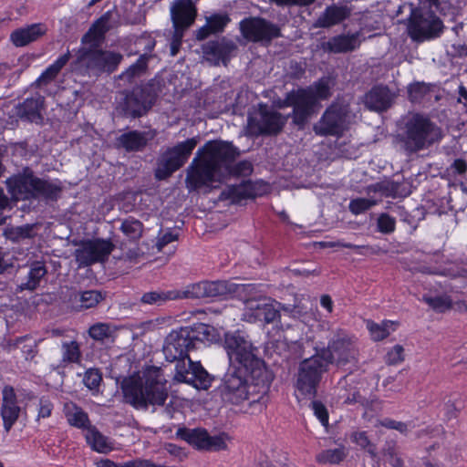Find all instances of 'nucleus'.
Wrapping results in <instances>:
<instances>
[{"mask_svg": "<svg viewBox=\"0 0 467 467\" xmlns=\"http://www.w3.org/2000/svg\"><path fill=\"white\" fill-rule=\"evenodd\" d=\"M441 138V128L429 118L417 113L405 120L404 126L397 135V141L408 155H411L429 148Z\"/></svg>", "mask_w": 467, "mask_h": 467, "instance_id": "obj_7", "label": "nucleus"}, {"mask_svg": "<svg viewBox=\"0 0 467 467\" xmlns=\"http://www.w3.org/2000/svg\"><path fill=\"white\" fill-rule=\"evenodd\" d=\"M422 300L434 311L443 313L452 307V302L448 296H423Z\"/></svg>", "mask_w": 467, "mask_h": 467, "instance_id": "obj_46", "label": "nucleus"}, {"mask_svg": "<svg viewBox=\"0 0 467 467\" xmlns=\"http://www.w3.org/2000/svg\"><path fill=\"white\" fill-rule=\"evenodd\" d=\"M443 28L441 18L430 10L412 9L408 18V35L417 43L439 37Z\"/></svg>", "mask_w": 467, "mask_h": 467, "instance_id": "obj_13", "label": "nucleus"}, {"mask_svg": "<svg viewBox=\"0 0 467 467\" xmlns=\"http://www.w3.org/2000/svg\"><path fill=\"white\" fill-rule=\"evenodd\" d=\"M451 54L452 57H467V44L465 43L453 44L451 45Z\"/></svg>", "mask_w": 467, "mask_h": 467, "instance_id": "obj_63", "label": "nucleus"}, {"mask_svg": "<svg viewBox=\"0 0 467 467\" xmlns=\"http://www.w3.org/2000/svg\"><path fill=\"white\" fill-rule=\"evenodd\" d=\"M396 98L389 87L376 85L368 90L364 97V104L370 110L382 112L389 109Z\"/></svg>", "mask_w": 467, "mask_h": 467, "instance_id": "obj_25", "label": "nucleus"}, {"mask_svg": "<svg viewBox=\"0 0 467 467\" xmlns=\"http://www.w3.org/2000/svg\"><path fill=\"white\" fill-rule=\"evenodd\" d=\"M396 220L388 213H381L377 220L378 231L389 234L395 231Z\"/></svg>", "mask_w": 467, "mask_h": 467, "instance_id": "obj_50", "label": "nucleus"}, {"mask_svg": "<svg viewBox=\"0 0 467 467\" xmlns=\"http://www.w3.org/2000/svg\"><path fill=\"white\" fill-rule=\"evenodd\" d=\"M177 436L200 451H219L227 448L225 433L212 436L205 429L180 428Z\"/></svg>", "mask_w": 467, "mask_h": 467, "instance_id": "obj_19", "label": "nucleus"}, {"mask_svg": "<svg viewBox=\"0 0 467 467\" xmlns=\"http://www.w3.org/2000/svg\"><path fill=\"white\" fill-rule=\"evenodd\" d=\"M161 91V81L152 78L120 93L116 109L126 119H139L147 115Z\"/></svg>", "mask_w": 467, "mask_h": 467, "instance_id": "obj_8", "label": "nucleus"}, {"mask_svg": "<svg viewBox=\"0 0 467 467\" xmlns=\"http://www.w3.org/2000/svg\"><path fill=\"white\" fill-rule=\"evenodd\" d=\"M71 57L70 51L60 56L52 65H50L46 70L39 76V78L34 83L36 87L46 86L53 81L60 70L67 65Z\"/></svg>", "mask_w": 467, "mask_h": 467, "instance_id": "obj_34", "label": "nucleus"}, {"mask_svg": "<svg viewBox=\"0 0 467 467\" xmlns=\"http://www.w3.org/2000/svg\"><path fill=\"white\" fill-rule=\"evenodd\" d=\"M289 118L293 119L292 112L284 116L281 113L270 110L266 105H261L259 118L250 117L248 126L254 135H277L280 133Z\"/></svg>", "mask_w": 467, "mask_h": 467, "instance_id": "obj_18", "label": "nucleus"}, {"mask_svg": "<svg viewBox=\"0 0 467 467\" xmlns=\"http://www.w3.org/2000/svg\"><path fill=\"white\" fill-rule=\"evenodd\" d=\"M121 467H152L149 460L137 459L121 463Z\"/></svg>", "mask_w": 467, "mask_h": 467, "instance_id": "obj_64", "label": "nucleus"}, {"mask_svg": "<svg viewBox=\"0 0 467 467\" xmlns=\"http://www.w3.org/2000/svg\"><path fill=\"white\" fill-rule=\"evenodd\" d=\"M360 36L359 32L335 36L322 43L321 48L325 52L334 54L352 52L360 46Z\"/></svg>", "mask_w": 467, "mask_h": 467, "instance_id": "obj_27", "label": "nucleus"}, {"mask_svg": "<svg viewBox=\"0 0 467 467\" xmlns=\"http://www.w3.org/2000/svg\"><path fill=\"white\" fill-rule=\"evenodd\" d=\"M312 410L317 418L321 421V423L326 426L328 424V413L325 405L318 401L313 400L311 402Z\"/></svg>", "mask_w": 467, "mask_h": 467, "instance_id": "obj_55", "label": "nucleus"}, {"mask_svg": "<svg viewBox=\"0 0 467 467\" xmlns=\"http://www.w3.org/2000/svg\"><path fill=\"white\" fill-rule=\"evenodd\" d=\"M178 237V232L172 229H169L167 232L160 234V235L158 236V241L156 243L158 250L161 251L167 244L176 241Z\"/></svg>", "mask_w": 467, "mask_h": 467, "instance_id": "obj_53", "label": "nucleus"}, {"mask_svg": "<svg viewBox=\"0 0 467 467\" xmlns=\"http://www.w3.org/2000/svg\"><path fill=\"white\" fill-rule=\"evenodd\" d=\"M229 22L230 18L226 14H213L206 16V24L196 31V38L203 40L211 34L223 32Z\"/></svg>", "mask_w": 467, "mask_h": 467, "instance_id": "obj_32", "label": "nucleus"}, {"mask_svg": "<svg viewBox=\"0 0 467 467\" xmlns=\"http://www.w3.org/2000/svg\"><path fill=\"white\" fill-rule=\"evenodd\" d=\"M102 380V375L97 368H89L85 372L83 382L90 390L98 389Z\"/></svg>", "mask_w": 467, "mask_h": 467, "instance_id": "obj_51", "label": "nucleus"}, {"mask_svg": "<svg viewBox=\"0 0 467 467\" xmlns=\"http://www.w3.org/2000/svg\"><path fill=\"white\" fill-rule=\"evenodd\" d=\"M232 172L238 176H248L253 172V165L248 161H242L236 163Z\"/></svg>", "mask_w": 467, "mask_h": 467, "instance_id": "obj_58", "label": "nucleus"}, {"mask_svg": "<svg viewBox=\"0 0 467 467\" xmlns=\"http://www.w3.org/2000/svg\"><path fill=\"white\" fill-rule=\"evenodd\" d=\"M89 336L97 341H103L111 336L110 327L106 323H97L89 327Z\"/></svg>", "mask_w": 467, "mask_h": 467, "instance_id": "obj_49", "label": "nucleus"}, {"mask_svg": "<svg viewBox=\"0 0 467 467\" xmlns=\"http://www.w3.org/2000/svg\"><path fill=\"white\" fill-rule=\"evenodd\" d=\"M197 9L192 0H175L171 6L173 28H189L194 22Z\"/></svg>", "mask_w": 467, "mask_h": 467, "instance_id": "obj_26", "label": "nucleus"}, {"mask_svg": "<svg viewBox=\"0 0 467 467\" xmlns=\"http://www.w3.org/2000/svg\"><path fill=\"white\" fill-rule=\"evenodd\" d=\"M47 31V26L42 23L32 24L26 27L14 30L10 35V41L15 47H22L36 41Z\"/></svg>", "mask_w": 467, "mask_h": 467, "instance_id": "obj_29", "label": "nucleus"}, {"mask_svg": "<svg viewBox=\"0 0 467 467\" xmlns=\"http://www.w3.org/2000/svg\"><path fill=\"white\" fill-rule=\"evenodd\" d=\"M247 308L253 312V316L267 324L274 322L280 317L279 310L272 303L258 300H248Z\"/></svg>", "mask_w": 467, "mask_h": 467, "instance_id": "obj_31", "label": "nucleus"}, {"mask_svg": "<svg viewBox=\"0 0 467 467\" xmlns=\"http://www.w3.org/2000/svg\"><path fill=\"white\" fill-rule=\"evenodd\" d=\"M125 403L136 410H147L151 408L155 411L159 407H164V413L173 417L174 408L171 402L166 404L169 399L167 380L162 370L158 367H150L142 375H131L123 379L120 384Z\"/></svg>", "mask_w": 467, "mask_h": 467, "instance_id": "obj_2", "label": "nucleus"}, {"mask_svg": "<svg viewBox=\"0 0 467 467\" xmlns=\"http://www.w3.org/2000/svg\"><path fill=\"white\" fill-rule=\"evenodd\" d=\"M240 286L233 282L226 280L202 281L187 285L184 290H177L182 298H208V297H226L238 292Z\"/></svg>", "mask_w": 467, "mask_h": 467, "instance_id": "obj_17", "label": "nucleus"}, {"mask_svg": "<svg viewBox=\"0 0 467 467\" xmlns=\"http://www.w3.org/2000/svg\"><path fill=\"white\" fill-rule=\"evenodd\" d=\"M352 8L344 3L331 4L319 15L313 26L315 28H331L348 19Z\"/></svg>", "mask_w": 467, "mask_h": 467, "instance_id": "obj_23", "label": "nucleus"}, {"mask_svg": "<svg viewBox=\"0 0 467 467\" xmlns=\"http://www.w3.org/2000/svg\"><path fill=\"white\" fill-rule=\"evenodd\" d=\"M242 36L247 41L267 47L275 38L282 36L281 28L261 16H249L239 23Z\"/></svg>", "mask_w": 467, "mask_h": 467, "instance_id": "obj_14", "label": "nucleus"}, {"mask_svg": "<svg viewBox=\"0 0 467 467\" xmlns=\"http://www.w3.org/2000/svg\"><path fill=\"white\" fill-rule=\"evenodd\" d=\"M259 184L251 181L243 182L238 185H232L222 192L225 198L231 199L233 202H239L245 199H254L260 195Z\"/></svg>", "mask_w": 467, "mask_h": 467, "instance_id": "obj_30", "label": "nucleus"}, {"mask_svg": "<svg viewBox=\"0 0 467 467\" xmlns=\"http://www.w3.org/2000/svg\"><path fill=\"white\" fill-rule=\"evenodd\" d=\"M351 439L359 447L365 449L372 457L377 455V448L373 443H371L366 431L354 432Z\"/></svg>", "mask_w": 467, "mask_h": 467, "instance_id": "obj_48", "label": "nucleus"}, {"mask_svg": "<svg viewBox=\"0 0 467 467\" xmlns=\"http://www.w3.org/2000/svg\"><path fill=\"white\" fill-rule=\"evenodd\" d=\"M44 102L45 99L40 95L27 98L16 107L15 113L23 120L40 123L43 120L41 110L44 108Z\"/></svg>", "mask_w": 467, "mask_h": 467, "instance_id": "obj_28", "label": "nucleus"}, {"mask_svg": "<svg viewBox=\"0 0 467 467\" xmlns=\"http://www.w3.org/2000/svg\"><path fill=\"white\" fill-rule=\"evenodd\" d=\"M87 439L92 449L100 453H106L112 449L111 444L109 442V439L95 428L89 431Z\"/></svg>", "mask_w": 467, "mask_h": 467, "instance_id": "obj_41", "label": "nucleus"}, {"mask_svg": "<svg viewBox=\"0 0 467 467\" xmlns=\"http://www.w3.org/2000/svg\"><path fill=\"white\" fill-rule=\"evenodd\" d=\"M22 409L17 404V396L12 386H5L2 390V405L0 414L3 420V426L6 432H9L17 421Z\"/></svg>", "mask_w": 467, "mask_h": 467, "instance_id": "obj_22", "label": "nucleus"}, {"mask_svg": "<svg viewBox=\"0 0 467 467\" xmlns=\"http://www.w3.org/2000/svg\"><path fill=\"white\" fill-rule=\"evenodd\" d=\"M327 359L317 352L302 360L296 375V389L305 396L315 397L323 375L328 368Z\"/></svg>", "mask_w": 467, "mask_h": 467, "instance_id": "obj_11", "label": "nucleus"}, {"mask_svg": "<svg viewBox=\"0 0 467 467\" xmlns=\"http://www.w3.org/2000/svg\"><path fill=\"white\" fill-rule=\"evenodd\" d=\"M270 384L265 382L261 386L244 369L229 367L218 387V392L223 402L239 405L244 400L258 401L267 392Z\"/></svg>", "mask_w": 467, "mask_h": 467, "instance_id": "obj_6", "label": "nucleus"}, {"mask_svg": "<svg viewBox=\"0 0 467 467\" xmlns=\"http://www.w3.org/2000/svg\"><path fill=\"white\" fill-rule=\"evenodd\" d=\"M151 56L144 53L140 56L138 60L130 65L124 72H122L119 78L126 80L127 82H132L135 78L143 76L148 69V63Z\"/></svg>", "mask_w": 467, "mask_h": 467, "instance_id": "obj_36", "label": "nucleus"}, {"mask_svg": "<svg viewBox=\"0 0 467 467\" xmlns=\"http://www.w3.org/2000/svg\"><path fill=\"white\" fill-rule=\"evenodd\" d=\"M53 410V404L47 399H40L39 400V408L37 413V420L41 418H48L51 415Z\"/></svg>", "mask_w": 467, "mask_h": 467, "instance_id": "obj_59", "label": "nucleus"}, {"mask_svg": "<svg viewBox=\"0 0 467 467\" xmlns=\"http://www.w3.org/2000/svg\"><path fill=\"white\" fill-rule=\"evenodd\" d=\"M62 361L64 363H79L81 359V351L79 344L75 341H66L62 343Z\"/></svg>", "mask_w": 467, "mask_h": 467, "instance_id": "obj_43", "label": "nucleus"}, {"mask_svg": "<svg viewBox=\"0 0 467 467\" xmlns=\"http://www.w3.org/2000/svg\"><path fill=\"white\" fill-rule=\"evenodd\" d=\"M333 84L329 78L324 77L306 88H297L288 92L279 108L292 107L293 124L303 130L309 119L315 114L318 100L331 97Z\"/></svg>", "mask_w": 467, "mask_h": 467, "instance_id": "obj_5", "label": "nucleus"}, {"mask_svg": "<svg viewBox=\"0 0 467 467\" xmlns=\"http://www.w3.org/2000/svg\"><path fill=\"white\" fill-rule=\"evenodd\" d=\"M75 299L78 297L80 302L79 307L81 309H88L96 306L99 302L104 299L103 295L97 290H88L82 293H76Z\"/></svg>", "mask_w": 467, "mask_h": 467, "instance_id": "obj_44", "label": "nucleus"}, {"mask_svg": "<svg viewBox=\"0 0 467 467\" xmlns=\"http://www.w3.org/2000/svg\"><path fill=\"white\" fill-rule=\"evenodd\" d=\"M5 237L14 242L19 243L25 239H31L36 235L34 224H25L12 227L5 232Z\"/></svg>", "mask_w": 467, "mask_h": 467, "instance_id": "obj_39", "label": "nucleus"}, {"mask_svg": "<svg viewBox=\"0 0 467 467\" xmlns=\"http://www.w3.org/2000/svg\"><path fill=\"white\" fill-rule=\"evenodd\" d=\"M404 348L400 345H396L387 354V363L390 365L398 364L403 361Z\"/></svg>", "mask_w": 467, "mask_h": 467, "instance_id": "obj_57", "label": "nucleus"}, {"mask_svg": "<svg viewBox=\"0 0 467 467\" xmlns=\"http://www.w3.org/2000/svg\"><path fill=\"white\" fill-rule=\"evenodd\" d=\"M394 326V323L391 321H383L380 324L374 323L372 321H368L367 327L371 335V337L375 341H379L386 338L390 331L389 328Z\"/></svg>", "mask_w": 467, "mask_h": 467, "instance_id": "obj_45", "label": "nucleus"}, {"mask_svg": "<svg viewBox=\"0 0 467 467\" xmlns=\"http://www.w3.org/2000/svg\"><path fill=\"white\" fill-rule=\"evenodd\" d=\"M115 244L108 239H93L84 241L80 247L76 249L75 257L79 266H89L96 263L108 260Z\"/></svg>", "mask_w": 467, "mask_h": 467, "instance_id": "obj_20", "label": "nucleus"}, {"mask_svg": "<svg viewBox=\"0 0 467 467\" xmlns=\"http://www.w3.org/2000/svg\"><path fill=\"white\" fill-rule=\"evenodd\" d=\"M239 154L237 149L227 141L210 140L200 148L187 169L185 182L190 191L211 187L217 182L222 168L228 169Z\"/></svg>", "mask_w": 467, "mask_h": 467, "instance_id": "obj_3", "label": "nucleus"}, {"mask_svg": "<svg viewBox=\"0 0 467 467\" xmlns=\"http://www.w3.org/2000/svg\"><path fill=\"white\" fill-rule=\"evenodd\" d=\"M321 355L327 359L328 365L335 362L344 366L357 359L358 351L353 338L345 331H337L328 342L327 348H322Z\"/></svg>", "mask_w": 467, "mask_h": 467, "instance_id": "obj_16", "label": "nucleus"}, {"mask_svg": "<svg viewBox=\"0 0 467 467\" xmlns=\"http://www.w3.org/2000/svg\"><path fill=\"white\" fill-rule=\"evenodd\" d=\"M47 270L42 262L36 261L31 266L26 276V281L20 284L22 290H35L40 284L41 279L47 275Z\"/></svg>", "mask_w": 467, "mask_h": 467, "instance_id": "obj_35", "label": "nucleus"}, {"mask_svg": "<svg viewBox=\"0 0 467 467\" xmlns=\"http://www.w3.org/2000/svg\"><path fill=\"white\" fill-rule=\"evenodd\" d=\"M277 6H308L316 2V0H269Z\"/></svg>", "mask_w": 467, "mask_h": 467, "instance_id": "obj_60", "label": "nucleus"}, {"mask_svg": "<svg viewBox=\"0 0 467 467\" xmlns=\"http://www.w3.org/2000/svg\"><path fill=\"white\" fill-rule=\"evenodd\" d=\"M183 28H173L172 36L171 39V55L176 56L181 48L184 31Z\"/></svg>", "mask_w": 467, "mask_h": 467, "instance_id": "obj_54", "label": "nucleus"}, {"mask_svg": "<svg viewBox=\"0 0 467 467\" xmlns=\"http://www.w3.org/2000/svg\"><path fill=\"white\" fill-rule=\"evenodd\" d=\"M157 135L154 130H130L121 134L117 139L119 147L123 148L128 152L142 151Z\"/></svg>", "mask_w": 467, "mask_h": 467, "instance_id": "obj_24", "label": "nucleus"}, {"mask_svg": "<svg viewBox=\"0 0 467 467\" xmlns=\"http://www.w3.org/2000/svg\"><path fill=\"white\" fill-rule=\"evenodd\" d=\"M223 347L229 358V367L244 369L261 386L265 382H272V373L266 368L265 361L258 357L257 347L245 332L236 330L225 333Z\"/></svg>", "mask_w": 467, "mask_h": 467, "instance_id": "obj_4", "label": "nucleus"}, {"mask_svg": "<svg viewBox=\"0 0 467 467\" xmlns=\"http://www.w3.org/2000/svg\"><path fill=\"white\" fill-rule=\"evenodd\" d=\"M431 86L424 82H415L408 88L409 99L411 102H419L431 92Z\"/></svg>", "mask_w": 467, "mask_h": 467, "instance_id": "obj_47", "label": "nucleus"}, {"mask_svg": "<svg viewBox=\"0 0 467 467\" xmlns=\"http://www.w3.org/2000/svg\"><path fill=\"white\" fill-rule=\"evenodd\" d=\"M450 169L453 173L464 174L467 171V162L463 159H456L451 163Z\"/></svg>", "mask_w": 467, "mask_h": 467, "instance_id": "obj_62", "label": "nucleus"}, {"mask_svg": "<svg viewBox=\"0 0 467 467\" xmlns=\"http://www.w3.org/2000/svg\"><path fill=\"white\" fill-rule=\"evenodd\" d=\"M26 340V337H16V339H8L2 344V348L4 350L11 352L14 349L20 348L21 345L25 343Z\"/></svg>", "mask_w": 467, "mask_h": 467, "instance_id": "obj_61", "label": "nucleus"}, {"mask_svg": "<svg viewBox=\"0 0 467 467\" xmlns=\"http://www.w3.org/2000/svg\"><path fill=\"white\" fill-rule=\"evenodd\" d=\"M202 50L203 59L211 66H219L221 63L227 66L237 50V45L231 39L221 37L204 43Z\"/></svg>", "mask_w": 467, "mask_h": 467, "instance_id": "obj_21", "label": "nucleus"}, {"mask_svg": "<svg viewBox=\"0 0 467 467\" xmlns=\"http://www.w3.org/2000/svg\"><path fill=\"white\" fill-rule=\"evenodd\" d=\"M198 138H191L168 148L157 160L154 176L159 181L168 179L182 167L198 144Z\"/></svg>", "mask_w": 467, "mask_h": 467, "instance_id": "obj_12", "label": "nucleus"}, {"mask_svg": "<svg viewBox=\"0 0 467 467\" xmlns=\"http://www.w3.org/2000/svg\"><path fill=\"white\" fill-rule=\"evenodd\" d=\"M375 202L366 198L354 199L349 203V211L354 214H359L375 205Z\"/></svg>", "mask_w": 467, "mask_h": 467, "instance_id": "obj_52", "label": "nucleus"}, {"mask_svg": "<svg viewBox=\"0 0 467 467\" xmlns=\"http://www.w3.org/2000/svg\"><path fill=\"white\" fill-rule=\"evenodd\" d=\"M109 12H107L99 18L82 36V44L95 43L94 45H100L104 39V35L110 29L109 25Z\"/></svg>", "mask_w": 467, "mask_h": 467, "instance_id": "obj_33", "label": "nucleus"}, {"mask_svg": "<svg viewBox=\"0 0 467 467\" xmlns=\"http://www.w3.org/2000/svg\"><path fill=\"white\" fill-rule=\"evenodd\" d=\"M121 232L130 240H138L141 237L143 224L140 221L130 216L122 221Z\"/></svg>", "mask_w": 467, "mask_h": 467, "instance_id": "obj_40", "label": "nucleus"}, {"mask_svg": "<svg viewBox=\"0 0 467 467\" xmlns=\"http://www.w3.org/2000/svg\"><path fill=\"white\" fill-rule=\"evenodd\" d=\"M9 186L16 199L57 201L62 192L59 182L38 178L33 171L26 169L23 173L15 176Z\"/></svg>", "mask_w": 467, "mask_h": 467, "instance_id": "obj_9", "label": "nucleus"}, {"mask_svg": "<svg viewBox=\"0 0 467 467\" xmlns=\"http://www.w3.org/2000/svg\"><path fill=\"white\" fill-rule=\"evenodd\" d=\"M67 418L70 425L79 429H86L89 424L88 414L79 407L72 405L67 408Z\"/></svg>", "mask_w": 467, "mask_h": 467, "instance_id": "obj_42", "label": "nucleus"}, {"mask_svg": "<svg viewBox=\"0 0 467 467\" xmlns=\"http://www.w3.org/2000/svg\"><path fill=\"white\" fill-rule=\"evenodd\" d=\"M95 43L83 44L76 55L75 66L84 67L96 74L112 73L121 62L123 56L115 51L103 50Z\"/></svg>", "mask_w": 467, "mask_h": 467, "instance_id": "obj_10", "label": "nucleus"}, {"mask_svg": "<svg viewBox=\"0 0 467 467\" xmlns=\"http://www.w3.org/2000/svg\"><path fill=\"white\" fill-rule=\"evenodd\" d=\"M349 105L343 99H337L324 112L314 125L313 130L319 136H340L347 129Z\"/></svg>", "mask_w": 467, "mask_h": 467, "instance_id": "obj_15", "label": "nucleus"}, {"mask_svg": "<svg viewBox=\"0 0 467 467\" xmlns=\"http://www.w3.org/2000/svg\"><path fill=\"white\" fill-rule=\"evenodd\" d=\"M348 451L344 446L324 450L316 456L317 462L322 464H338L345 460Z\"/></svg>", "mask_w": 467, "mask_h": 467, "instance_id": "obj_38", "label": "nucleus"}, {"mask_svg": "<svg viewBox=\"0 0 467 467\" xmlns=\"http://www.w3.org/2000/svg\"><path fill=\"white\" fill-rule=\"evenodd\" d=\"M341 398L344 399V403L346 404L359 403L365 405L367 403V399L355 387L351 388L349 392L342 395Z\"/></svg>", "mask_w": 467, "mask_h": 467, "instance_id": "obj_56", "label": "nucleus"}, {"mask_svg": "<svg viewBox=\"0 0 467 467\" xmlns=\"http://www.w3.org/2000/svg\"><path fill=\"white\" fill-rule=\"evenodd\" d=\"M178 296L177 290H156L144 293L140 297V302L150 306H161L168 301L177 300Z\"/></svg>", "mask_w": 467, "mask_h": 467, "instance_id": "obj_37", "label": "nucleus"}, {"mask_svg": "<svg viewBox=\"0 0 467 467\" xmlns=\"http://www.w3.org/2000/svg\"><path fill=\"white\" fill-rule=\"evenodd\" d=\"M195 332L189 327L171 331L165 339L163 353L166 360L177 361L173 379L177 382L192 385L198 389H208L213 378L200 362L192 361L188 353L202 345Z\"/></svg>", "mask_w": 467, "mask_h": 467, "instance_id": "obj_1", "label": "nucleus"}]
</instances>
